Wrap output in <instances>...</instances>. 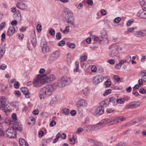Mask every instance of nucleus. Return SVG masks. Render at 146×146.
I'll list each match as a JSON object with an SVG mask.
<instances>
[{
  "label": "nucleus",
  "mask_w": 146,
  "mask_h": 146,
  "mask_svg": "<svg viewBox=\"0 0 146 146\" xmlns=\"http://www.w3.org/2000/svg\"><path fill=\"white\" fill-rule=\"evenodd\" d=\"M44 83L43 76L40 75H37L33 82V86L36 88L40 87Z\"/></svg>",
  "instance_id": "5"
},
{
  "label": "nucleus",
  "mask_w": 146,
  "mask_h": 146,
  "mask_svg": "<svg viewBox=\"0 0 146 146\" xmlns=\"http://www.w3.org/2000/svg\"><path fill=\"white\" fill-rule=\"evenodd\" d=\"M57 86L60 88L64 87L67 86L62 77L58 81Z\"/></svg>",
  "instance_id": "15"
},
{
  "label": "nucleus",
  "mask_w": 146,
  "mask_h": 146,
  "mask_svg": "<svg viewBox=\"0 0 146 146\" xmlns=\"http://www.w3.org/2000/svg\"><path fill=\"white\" fill-rule=\"evenodd\" d=\"M113 79L115 82H118L120 80V78L117 75H115L113 76Z\"/></svg>",
  "instance_id": "44"
},
{
  "label": "nucleus",
  "mask_w": 146,
  "mask_h": 146,
  "mask_svg": "<svg viewBox=\"0 0 146 146\" xmlns=\"http://www.w3.org/2000/svg\"><path fill=\"white\" fill-rule=\"evenodd\" d=\"M50 35L52 36L54 35L55 34V31L53 29H51L49 31Z\"/></svg>",
  "instance_id": "53"
},
{
  "label": "nucleus",
  "mask_w": 146,
  "mask_h": 146,
  "mask_svg": "<svg viewBox=\"0 0 146 146\" xmlns=\"http://www.w3.org/2000/svg\"><path fill=\"white\" fill-rule=\"evenodd\" d=\"M78 110L80 109V107H85L87 106L88 103L87 101L84 99H80L77 101L76 104Z\"/></svg>",
  "instance_id": "12"
},
{
  "label": "nucleus",
  "mask_w": 146,
  "mask_h": 146,
  "mask_svg": "<svg viewBox=\"0 0 146 146\" xmlns=\"http://www.w3.org/2000/svg\"><path fill=\"white\" fill-rule=\"evenodd\" d=\"M56 38L57 40H60L61 38V34L60 32L57 33L56 35Z\"/></svg>",
  "instance_id": "50"
},
{
  "label": "nucleus",
  "mask_w": 146,
  "mask_h": 146,
  "mask_svg": "<svg viewBox=\"0 0 146 146\" xmlns=\"http://www.w3.org/2000/svg\"><path fill=\"white\" fill-rule=\"evenodd\" d=\"M140 104L141 103L140 102L134 101L127 105L126 106L125 108L126 109H129L130 108H135L139 107Z\"/></svg>",
  "instance_id": "11"
},
{
  "label": "nucleus",
  "mask_w": 146,
  "mask_h": 146,
  "mask_svg": "<svg viewBox=\"0 0 146 146\" xmlns=\"http://www.w3.org/2000/svg\"><path fill=\"white\" fill-rule=\"evenodd\" d=\"M67 46L70 48L74 49L75 48L76 46L74 43H70L69 42L67 43Z\"/></svg>",
  "instance_id": "34"
},
{
  "label": "nucleus",
  "mask_w": 146,
  "mask_h": 146,
  "mask_svg": "<svg viewBox=\"0 0 146 146\" xmlns=\"http://www.w3.org/2000/svg\"><path fill=\"white\" fill-rule=\"evenodd\" d=\"M20 83L19 82H15L14 84V87L16 89H18L19 88Z\"/></svg>",
  "instance_id": "55"
},
{
  "label": "nucleus",
  "mask_w": 146,
  "mask_h": 146,
  "mask_svg": "<svg viewBox=\"0 0 146 146\" xmlns=\"http://www.w3.org/2000/svg\"><path fill=\"white\" fill-rule=\"evenodd\" d=\"M6 26V23L3 22L0 25V31L3 29Z\"/></svg>",
  "instance_id": "43"
},
{
  "label": "nucleus",
  "mask_w": 146,
  "mask_h": 146,
  "mask_svg": "<svg viewBox=\"0 0 146 146\" xmlns=\"http://www.w3.org/2000/svg\"><path fill=\"white\" fill-rule=\"evenodd\" d=\"M12 119L10 120V123L11 124L15 123L17 121V117L16 114L15 113H13L12 115Z\"/></svg>",
  "instance_id": "22"
},
{
  "label": "nucleus",
  "mask_w": 146,
  "mask_h": 146,
  "mask_svg": "<svg viewBox=\"0 0 146 146\" xmlns=\"http://www.w3.org/2000/svg\"><path fill=\"white\" fill-rule=\"evenodd\" d=\"M15 96L18 97L21 96V92L19 90L15 91Z\"/></svg>",
  "instance_id": "48"
},
{
  "label": "nucleus",
  "mask_w": 146,
  "mask_h": 146,
  "mask_svg": "<svg viewBox=\"0 0 146 146\" xmlns=\"http://www.w3.org/2000/svg\"><path fill=\"white\" fill-rule=\"evenodd\" d=\"M41 47L42 51L43 54H46L50 51V48L47 43L44 39H42L41 42Z\"/></svg>",
  "instance_id": "7"
},
{
  "label": "nucleus",
  "mask_w": 146,
  "mask_h": 146,
  "mask_svg": "<svg viewBox=\"0 0 146 146\" xmlns=\"http://www.w3.org/2000/svg\"><path fill=\"white\" fill-rule=\"evenodd\" d=\"M15 31V27L13 26H11L8 29L7 35L9 36H12L14 33Z\"/></svg>",
  "instance_id": "19"
},
{
  "label": "nucleus",
  "mask_w": 146,
  "mask_h": 146,
  "mask_svg": "<svg viewBox=\"0 0 146 146\" xmlns=\"http://www.w3.org/2000/svg\"><path fill=\"white\" fill-rule=\"evenodd\" d=\"M131 57L130 55H128L127 57V59L125 60V62H127L128 63L130 62L131 61Z\"/></svg>",
  "instance_id": "58"
},
{
  "label": "nucleus",
  "mask_w": 146,
  "mask_h": 146,
  "mask_svg": "<svg viewBox=\"0 0 146 146\" xmlns=\"http://www.w3.org/2000/svg\"><path fill=\"white\" fill-rule=\"evenodd\" d=\"M83 130L84 129L82 128L79 127L77 129L76 133L77 134H79L80 133L83 132Z\"/></svg>",
  "instance_id": "46"
},
{
  "label": "nucleus",
  "mask_w": 146,
  "mask_h": 146,
  "mask_svg": "<svg viewBox=\"0 0 146 146\" xmlns=\"http://www.w3.org/2000/svg\"><path fill=\"white\" fill-rule=\"evenodd\" d=\"M56 87L54 84L49 85L41 89L39 92L40 99L44 100L51 96Z\"/></svg>",
  "instance_id": "1"
},
{
  "label": "nucleus",
  "mask_w": 146,
  "mask_h": 146,
  "mask_svg": "<svg viewBox=\"0 0 146 146\" xmlns=\"http://www.w3.org/2000/svg\"><path fill=\"white\" fill-rule=\"evenodd\" d=\"M94 145L96 146H101L102 145L101 142L95 141Z\"/></svg>",
  "instance_id": "52"
},
{
  "label": "nucleus",
  "mask_w": 146,
  "mask_h": 146,
  "mask_svg": "<svg viewBox=\"0 0 146 146\" xmlns=\"http://www.w3.org/2000/svg\"><path fill=\"white\" fill-rule=\"evenodd\" d=\"M84 130L86 131L90 132L96 130L95 125H90L84 127Z\"/></svg>",
  "instance_id": "18"
},
{
  "label": "nucleus",
  "mask_w": 146,
  "mask_h": 146,
  "mask_svg": "<svg viewBox=\"0 0 146 146\" xmlns=\"http://www.w3.org/2000/svg\"><path fill=\"white\" fill-rule=\"evenodd\" d=\"M92 39H93L94 40V41H96L99 42H100V41L101 42L102 41L101 40H100L98 37L95 35H94L93 36Z\"/></svg>",
  "instance_id": "47"
},
{
  "label": "nucleus",
  "mask_w": 146,
  "mask_h": 146,
  "mask_svg": "<svg viewBox=\"0 0 146 146\" xmlns=\"http://www.w3.org/2000/svg\"><path fill=\"white\" fill-rule=\"evenodd\" d=\"M139 92L142 94H145L146 93V90L143 88H142L140 89Z\"/></svg>",
  "instance_id": "63"
},
{
  "label": "nucleus",
  "mask_w": 146,
  "mask_h": 146,
  "mask_svg": "<svg viewBox=\"0 0 146 146\" xmlns=\"http://www.w3.org/2000/svg\"><path fill=\"white\" fill-rule=\"evenodd\" d=\"M62 17L68 23L70 24L73 26L75 25L74 22V14L70 9H65L63 13Z\"/></svg>",
  "instance_id": "3"
},
{
  "label": "nucleus",
  "mask_w": 146,
  "mask_h": 146,
  "mask_svg": "<svg viewBox=\"0 0 146 146\" xmlns=\"http://www.w3.org/2000/svg\"><path fill=\"white\" fill-rule=\"evenodd\" d=\"M40 115L43 117H48L49 116V114L46 112H42L40 114Z\"/></svg>",
  "instance_id": "37"
},
{
  "label": "nucleus",
  "mask_w": 146,
  "mask_h": 146,
  "mask_svg": "<svg viewBox=\"0 0 146 146\" xmlns=\"http://www.w3.org/2000/svg\"><path fill=\"white\" fill-rule=\"evenodd\" d=\"M5 49L4 48L0 47V60L3 56L5 52Z\"/></svg>",
  "instance_id": "29"
},
{
  "label": "nucleus",
  "mask_w": 146,
  "mask_h": 146,
  "mask_svg": "<svg viewBox=\"0 0 146 146\" xmlns=\"http://www.w3.org/2000/svg\"><path fill=\"white\" fill-rule=\"evenodd\" d=\"M87 56L85 55L81 56L80 58V59L81 62L85 61L87 59Z\"/></svg>",
  "instance_id": "45"
},
{
  "label": "nucleus",
  "mask_w": 146,
  "mask_h": 146,
  "mask_svg": "<svg viewBox=\"0 0 146 146\" xmlns=\"http://www.w3.org/2000/svg\"><path fill=\"white\" fill-rule=\"evenodd\" d=\"M13 125L12 128L13 129H15L16 130L19 131H21L22 130L23 126L21 123L18 122H16L15 123L12 124Z\"/></svg>",
  "instance_id": "13"
},
{
  "label": "nucleus",
  "mask_w": 146,
  "mask_h": 146,
  "mask_svg": "<svg viewBox=\"0 0 146 146\" xmlns=\"http://www.w3.org/2000/svg\"><path fill=\"white\" fill-rule=\"evenodd\" d=\"M91 70L93 72H95L97 70L96 67L95 65H93L91 68Z\"/></svg>",
  "instance_id": "62"
},
{
  "label": "nucleus",
  "mask_w": 146,
  "mask_h": 146,
  "mask_svg": "<svg viewBox=\"0 0 146 146\" xmlns=\"http://www.w3.org/2000/svg\"><path fill=\"white\" fill-rule=\"evenodd\" d=\"M7 65L4 64H2L0 66V69L2 70H4L7 68Z\"/></svg>",
  "instance_id": "61"
},
{
  "label": "nucleus",
  "mask_w": 146,
  "mask_h": 146,
  "mask_svg": "<svg viewBox=\"0 0 146 146\" xmlns=\"http://www.w3.org/2000/svg\"><path fill=\"white\" fill-rule=\"evenodd\" d=\"M56 124V122L55 121L53 120L51 121L49 125L50 126L53 127Z\"/></svg>",
  "instance_id": "64"
},
{
  "label": "nucleus",
  "mask_w": 146,
  "mask_h": 146,
  "mask_svg": "<svg viewBox=\"0 0 146 146\" xmlns=\"http://www.w3.org/2000/svg\"><path fill=\"white\" fill-rule=\"evenodd\" d=\"M134 35L138 37H142L141 31H137L135 32Z\"/></svg>",
  "instance_id": "39"
},
{
  "label": "nucleus",
  "mask_w": 146,
  "mask_h": 146,
  "mask_svg": "<svg viewBox=\"0 0 146 146\" xmlns=\"http://www.w3.org/2000/svg\"><path fill=\"white\" fill-rule=\"evenodd\" d=\"M13 17L14 18V19H16L19 21H21V17L20 12L18 10L17 11L16 13L14 14Z\"/></svg>",
  "instance_id": "20"
},
{
  "label": "nucleus",
  "mask_w": 146,
  "mask_h": 146,
  "mask_svg": "<svg viewBox=\"0 0 146 146\" xmlns=\"http://www.w3.org/2000/svg\"><path fill=\"white\" fill-rule=\"evenodd\" d=\"M125 101L123 98H119L116 100V102L117 104H121L123 103Z\"/></svg>",
  "instance_id": "36"
},
{
  "label": "nucleus",
  "mask_w": 146,
  "mask_h": 146,
  "mask_svg": "<svg viewBox=\"0 0 146 146\" xmlns=\"http://www.w3.org/2000/svg\"><path fill=\"white\" fill-rule=\"evenodd\" d=\"M16 6L17 7L22 10H25L27 8V5L23 2L17 3Z\"/></svg>",
  "instance_id": "21"
},
{
  "label": "nucleus",
  "mask_w": 146,
  "mask_h": 146,
  "mask_svg": "<svg viewBox=\"0 0 146 146\" xmlns=\"http://www.w3.org/2000/svg\"><path fill=\"white\" fill-rule=\"evenodd\" d=\"M116 100L115 98H110V102L112 103L113 105L115 103Z\"/></svg>",
  "instance_id": "54"
},
{
  "label": "nucleus",
  "mask_w": 146,
  "mask_h": 146,
  "mask_svg": "<svg viewBox=\"0 0 146 146\" xmlns=\"http://www.w3.org/2000/svg\"><path fill=\"white\" fill-rule=\"evenodd\" d=\"M95 126L96 130L101 129L105 127L101 121L95 125Z\"/></svg>",
  "instance_id": "26"
},
{
  "label": "nucleus",
  "mask_w": 146,
  "mask_h": 146,
  "mask_svg": "<svg viewBox=\"0 0 146 146\" xmlns=\"http://www.w3.org/2000/svg\"><path fill=\"white\" fill-rule=\"evenodd\" d=\"M139 76H142L141 79L138 80V83L140 86L143 85V81L146 83V72L140 71L139 74Z\"/></svg>",
  "instance_id": "8"
},
{
  "label": "nucleus",
  "mask_w": 146,
  "mask_h": 146,
  "mask_svg": "<svg viewBox=\"0 0 146 146\" xmlns=\"http://www.w3.org/2000/svg\"><path fill=\"white\" fill-rule=\"evenodd\" d=\"M83 5L84 4L83 3H80L78 5H76V7L77 9H80L83 6Z\"/></svg>",
  "instance_id": "51"
},
{
  "label": "nucleus",
  "mask_w": 146,
  "mask_h": 146,
  "mask_svg": "<svg viewBox=\"0 0 146 146\" xmlns=\"http://www.w3.org/2000/svg\"><path fill=\"white\" fill-rule=\"evenodd\" d=\"M103 124L104 126L106 125H108L110 123L109 118H105L103 119L101 121Z\"/></svg>",
  "instance_id": "28"
},
{
  "label": "nucleus",
  "mask_w": 146,
  "mask_h": 146,
  "mask_svg": "<svg viewBox=\"0 0 146 146\" xmlns=\"http://www.w3.org/2000/svg\"><path fill=\"white\" fill-rule=\"evenodd\" d=\"M74 135H72V138L69 139V142L72 145H74L75 143V139L74 138Z\"/></svg>",
  "instance_id": "35"
},
{
  "label": "nucleus",
  "mask_w": 146,
  "mask_h": 146,
  "mask_svg": "<svg viewBox=\"0 0 146 146\" xmlns=\"http://www.w3.org/2000/svg\"><path fill=\"white\" fill-rule=\"evenodd\" d=\"M60 52L59 50H56L50 54L47 59V62L49 64H51L55 62L59 58Z\"/></svg>",
  "instance_id": "4"
},
{
  "label": "nucleus",
  "mask_w": 146,
  "mask_h": 146,
  "mask_svg": "<svg viewBox=\"0 0 146 146\" xmlns=\"http://www.w3.org/2000/svg\"><path fill=\"white\" fill-rule=\"evenodd\" d=\"M56 101L52 99L50 101V104L52 106H54L56 104Z\"/></svg>",
  "instance_id": "57"
},
{
  "label": "nucleus",
  "mask_w": 146,
  "mask_h": 146,
  "mask_svg": "<svg viewBox=\"0 0 146 146\" xmlns=\"http://www.w3.org/2000/svg\"><path fill=\"white\" fill-rule=\"evenodd\" d=\"M121 21V18L120 17H117L114 20V22L116 23H119Z\"/></svg>",
  "instance_id": "60"
},
{
  "label": "nucleus",
  "mask_w": 146,
  "mask_h": 146,
  "mask_svg": "<svg viewBox=\"0 0 146 146\" xmlns=\"http://www.w3.org/2000/svg\"><path fill=\"white\" fill-rule=\"evenodd\" d=\"M7 105V98L4 96L1 97L0 98V107H5Z\"/></svg>",
  "instance_id": "14"
},
{
  "label": "nucleus",
  "mask_w": 146,
  "mask_h": 146,
  "mask_svg": "<svg viewBox=\"0 0 146 146\" xmlns=\"http://www.w3.org/2000/svg\"><path fill=\"white\" fill-rule=\"evenodd\" d=\"M118 119L117 117L115 118H110V125H113L118 123Z\"/></svg>",
  "instance_id": "31"
},
{
  "label": "nucleus",
  "mask_w": 146,
  "mask_h": 146,
  "mask_svg": "<svg viewBox=\"0 0 146 146\" xmlns=\"http://www.w3.org/2000/svg\"><path fill=\"white\" fill-rule=\"evenodd\" d=\"M43 81L44 83H50L54 81L56 79V76L53 74H50L47 75L45 78H43Z\"/></svg>",
  "instance_id": "10"
},
{
  "label": "nucleus",
  "mask_w": 146,
  "mask_h": 146,
  "mask_svg": "<svg viewBox=\"0 0 146 146\" xmlns=\"http://www.w3.org/2000/svg\"><path fill=\"white\" fill-rule=\"evenodd\" d=\"M137 16L141 18L146 19V12L143 10H140L137 13Z\"/></svg>",
  "instance_id": "17"
},
{
  "label": "nucleus",
  "mask_w": 146,
  "mask_h": 146,
  "mask_svg": "<svg viewBox=\"0 0 146 146\" xmlns=\"http://www.w3.org/2000/svg\"><path fill=\"white\" fill-rule=\"evenodd\" d=\"M103 76L100 75L94 77L92 79L93 83L95 85H98L102 82L104 79Z\"/></svg>",
  "instance_id": "9"
},
{
  "label": "nucleus",
  "mask_w": 146,
  "mask_h": 146,
  "mask_svg": "<svg viewBox=\"0 0 146 146\" xmlns=\"http://www.w3.org/2000/svg\"><path fill=\"white\" fill-rule=\"evenodd\" d=\"M60 96L58 95H57L54 97L53 98H52L53 100L56 101V102L58 101L59 100H60Z\"/></svg>",
  "instance_id": "40"
},
{
  "label": "nucleus",
  "mask_w": 146,
  "mask_h": 146,
  "mask_svg": "<svg viewBox=\"0 0 146 146\" xmlns=\"http://www.w3.org/2000/svg\"><path fill=\"white\" fill-rule=\"evenodd\" d=\"M90 93L89 90L87 88L84 89L81 91L82 94L85 95L86 96H87Z\"/></svg>",
  "instance_id": "30"
},
{
  "label": "nucleus",
  "mask_w": 146,
  "mask_h": 146,
  "mask_svg": "<svg viewBox=\"0 0 146 146\" xmlns=\"http://www.w3.org/2000/svg\"><path fill=\"white\" fill-rule=\"evenodd\" d=\"M79 63L78 62H76L75 63V68L73 70L74 72H78L80 73L81 72V70L79 69Z\"/></svg>",
  "instance_id": "24"
},
{
  "label": "nucleus",
  "mask_w": 146,
  "mask_h": 146,
  "mask_svg": "<svg viewBox=\"0 0 146 146\" xmlns=\"http://www.w3.org/2000/svg\"><path fill=\"white\" fill-rule=\"evenodd\" d=\"M61 134L59 133H58L56 136V138L54 139L53 141V143H56L58 140L59 139L60 137Z\"/></svg>",
  "instance_id": "33"
},
{
  "label": "nucleus",
  "mask_w": 146,
  "mask_h": 146,
  "mask_svg": "<svg viewBox=\"0 0 146 146\" xmlns=\"http://www.w3.org/2000/svg\"><path fill=\"white\" fill-rule=\"evenodd\" d=\"M36 29L38 32H40L42 30L41 25L39 24H38L36 26Z\"/></svg>",
  "instance_id": "49"
},
{
  "label": "nucleus",
  "mask_w": 146,
  "mask_h": 146,
  "mask_svg": "<svg viewBox=\"0 0 146 146\" xmlns=\"http://www.w3.org/2000/svg\"><path fill=\"white\" fill-rule=\"evenodd\" d=\"M69 26H66L65 27V29L63 30V33L64 34H67L69 32Z\"/></svg>",
  "instance_id": "42"
},
{
  "label": "nucleus",
  "mask_w": 146,
  "mask_h": 146,
  "mask_svg": "<svg viewBox=\"0 0 146 146\" xmlns=\"http://www.w3.org/2000/svg\"><path fill=\"white\" fill-rule=\"evenodd\" d=\"M118 119L117 121H118V122H121L122 121H124L125 120V118L123 117H117Z\"/></svg>",
  "instance_id": "41"
},
{
  "label": "nucleus",
  "mask_w": 146,
  "mask_h": 146,
  "mask_svg": "<svg viewBox=\"0 0 146 146\" xmlns=\"http://www.w3.org/2000/svg\"><path fill=\"white\" fill-rule=\"evenodd\" d=\"M21 91L25 95L26 98H30V94L27 88L23 87L21 88Z\"/></svg>",
  "instance_id": "16"
},
{
  "label": "nucleus",
  "mask_w": 146,
  "mask_h": 146,
  "mask_svg": "<svg viewBox=\"0 0 146 146\" xmlns=\"http://www.w3.org/2000/svg\"><path fill=\"white\" fill-rule=\"evenodd\" d=\"M13 128L9 127L6 131L5 136V137L9 138H15L16 137V133L15 131H14Z\"/></svg>",
  "instance_id": "6"
},
{
  "label": "nucleus",
  "mask_w": 146,
  "mask_h": 146,
  "mask_svg": "<svg viewBox=\"0 0 146 146\" xmlns=\"http://www.w3.org/2000/svg\"><path fill=\"white\" fill-rule=\"evenodd\" d=\"M134 20L133 19L129 20L126 23V25L127 26H129L131 25L134 21Z\"/></svg>",
  "instance_id": "38"
},
{
  "label": "nucleus",
  "mask_w": 146,
  "mask_h": 146,
  "mask_svg": "<svg viewBox=\"0 0 146 146\" xmlns=\"http://www.w3.org/2000/svg\"><path fill=\"white\" fill-rule=\"evenodd\" d=\"M4 133L3 127L1 125H0V135H2Z\"/></svg>",
  "instance_id": "56"
},
{
  "label": "nucleus",
  "mask_w": 146,
  "mask_h": 146,
  "mask_svg": "<svg viewBox=\"0 0 146 146\" xmlns=\"http://www.w3.org/2000/svg\"><path fill=\"white\" fill-rule=\"evenodd\" d=\"M70 110L66 108L63 109L61 110V112L62 113L66 115H68L69 113Z\"/></svg>",
  "instance_id": "32"
},
{
  "label": "nucleus",
  "mask_w": 146,
  "mask_h": 146,
  "mask_svg": "<svg viewBox=\"0 0 146 146\" xmlns=\"http://www.w3.org/2000/svg\"><path fill=\"white\" fill-rule=\"evenodd\" d=\"M19 142L21 146H28L29 145L25 139L21 138L19 139Z\"/></svg>",
  "instance_id": "25"
},
{
  "label": "nucleus",
  "mask_w": 146,
  "mask_h": 146,
  "mask_svg": "<svg viewBox=\"0 0 146 146\" xmlns=\"http://www.w3.org/2000/svg\"><path fill=\"white\" fill-rule=\"evenodd\" d=\"M100 13L101 15L102 16H104L106 15L107 12L104 9H102L100 11Z\"/></svg>",
  "instance_id": "59"
},
{
  "label": "nucleus",
  "mask_w": 146,
  "mask_h": 146,
  "mask_svg": "<svg viewBox=\"0 0 146 146\" xmlns=\"http://www.w3.org/2000/svg\"><path fill=\"white\" fill-rule=\"evenodd\" d=\"M31 41L33 46L34 47H35L36 46L37 42L36 37L35 35H34L31 38Z\"/></svg>",
  "instance_id": "27"
},
{
  "label": "nucleus",
  "mask_w": 146,
  "mask_h": 146,
  "mask_svg": "<svg viewBox=\"0 0 146 146\" xmlns=\"http://www.w3.org/2000/svg\"><path fill=\"white\" fill-rule=\"evenodd\" d=\"M62 77L64 78V80L67 86L72 83V79L70 77L66 76H63Z\"/></svg>",
  "instance_id": "23"
},
{
  "label": "nucleus",
  "mask_w": 146,
  "mask_h": 146,
  "mask_svg": "<svg viewBox=\"0 0 146 146\" xmlns=\"http://www.w3.org/2000/svg\"><path fill=\"white\" fill-rule=\"evenodd\" d=\"M110 104V98H108L102 101L94 111V114L97 116L103 114L104 112V107H106Z\"/></svg>",
  "instance_id": "2"
}]
</instances>
